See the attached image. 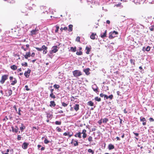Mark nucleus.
I'll list each match as a JSON object with an SVG mask.
<instances>
[{"label":"nucleus","instance_id":"f257e3e1","mask_svg":"<svg viewBox=\"0 0 154 154\" xmlns=\"http://www.w3.org/2000/svg\"><path fill=\"white\" fill-rule=\"evenodd\" d=\"M33 0H25V3L26 6L23 9L22 12L25 13L28 12L29 11L33 10L34 9L35 7V5L34 4H32V6H30L29 7L28 6V4L31 3V1Z\"/></svg>","mask_w":154,"mask_h":154},{"label":"nucleus","instance_id":"f03ea898","mask_svg":"<svg viewBox=\"0 0 154 154\" xmlns=\"http://www.w3.org/2000/svg\"><path fill=\"white\" fill-rule=\"evenodd\" d=\"M47 8L43 6H41L38 9V12L42 15L48 13Z\"/></svg>","mask_w":154,"mask_h":154},{"label":"nucleus","instance_id":"7ed1b4c3","mask_svg":"<svg viewBox=\"0 0 154 154\" xmlns=\"http://www.w3.org/2000/svg\"><path fill=\"white\" fill-rule=\"evenodd\" d=\"M35 48L38 51H41L43 50V53L44 54H46L47 52L48 48L46 47L45 45H43L42 47L41 48H39L38 47H35Z\"/></svg>","mask_w":154,"mask_h":154},{"label":"nucleus","instance_id":"20e7f679","mask_svg":"<svg viewBox=\"0 0 154 154\" xmlns=\"http://www.w3.org/2000/svg\"><path fill=\"white\" fill-rule=\"evenodd\" d=\"M72 74L74 77L78 78L82 75V72L78 70H75L72 72Z\"/></svg>","mask_w":154,"mask_h":154},{"label":"nucleus","instance_id":"39448f33","mask_svg":"<svg viewBox=\"0 0 154 154\" xmlns=\"http://www.w3.org/2000/svg\"><path fill=\"white\" fill-rule=\"evenodd\" d=\"M8 75H3L1 77V79L0 81V82L1 84H3L8 78Z\"/></svg>","mask_w":154,"mask_h":154},{"label":"nucleus","instance_id":"423d86ee","mask_svg":"<svg viewBox=\"0 0 154 154\" xmlns=\"http://www.w3.org/2000/svg\"><path fill=\"white\" fill-rule=\"evenodd\" d=\"M58 47L57 46H53L52 48V50L50 51L51 54L53 53H56L58 51Z\"/></svg>","mask_w":154,"mask_h":154},{"label":"nucleus","instance_id":"0eeeda50","mask_svg":"<svg viewBox=\"0 0 154 154\" xmlns=\"http://www.w3.org/2000/svg\"><path fill=\"white\" fill-rule=\"evenodd\" d=\"M92 88L95 92L98 94L99 88L96 84H94L92 85Z\"/></svg>","mask_w":154,"mask_h":154},{"label":"nucleus","instance_id":"6e6552de","mask_svg":"<svg viewBox=\"0 0 154 154\" xmlns=\"http://www.w3.org/2000/svg\"><path fill=\"white\" fill-rule=\"evenodd\" d=\"M140 121L142 122V125L144 126L146 125V119L142 117H140Z\"/></svg>","mask_w":154,"mask_h":154},{"label":"nucleus","instance_id":"1a4fd4ad","mask_svg":"<svg viewBox=\"0 0 154 154\" xmlns=\"http://www.w3.org/2000/svg\"><path fill=\"white\" fill-rule=\"evenodd\" d=\"M31 71V70L30 69H28L27 71L25 72L24 74L26 78H28L29 77Z\"/></svg>","mask_w":154,"mask_h":154},{"label":"nucleus","instance_id":"9d476101","mask_svg":"<svg viewBox=\"0 0 154 154\" xmlns=\"http://www.w3.org/2000/svg\"><path fill=\"white\" fill-rule=\"evenodd\" d=\"M38 31V29H33L31 30L30 32L31 35L33 36V35H35L37 33V32Z\"/></svg>","mask_w":154,"mask_h":154},{"label":"nucleus","instance_id":"9b49d317","mask_svg":"<svg viewBox=\"0 0 154 154\" xmlns=\"http://www.w3.org/2000/svg\"><path fill=\"white\" fill-rule=\"evenodd\" d=\"M71 143L72 144H73L75 146H78L79 145L77 141L73 139L72 140Z\"/></svg>","mask_w":154,"mask_h":154},{"label":"nucleus","instance_id":"f8f14e48","mask_svg":"<svg viewBox=\"0 0 154 154\" xmlns=\"http://www.w3.org/2000/svg\"><path fill=\"white\" fill-rule=\"evenodd\" d=\"M87 131L85 129H84L83 130L81 134H83V135L82 136V137L84 139L87 136V134H86Z\"/></svg>","mask_w":154,"mask_h":154},{"label":"nucleus","instance_id":"ddd939ff","mask_svg":"<svg viewBox=\"0 0 154 154\" xmlns=\"http://www.w3.org/2000/svg\"><path fill=\"white\" fill-rule=\"evenodd\" d=\"M29 145V143H28L24 142L23 144L22 147L24 149H26L27 148Z\"/></svg>","mask_w":154,"mask_h":154},{"label":"nucleus","instance_id":"4468645a","mask_svg":"<svg viewBox=\"0 0 154 154\" xmlns=\"http://www.w3.org/2000/svg\"><path fill=\"white\" fill-rule=\"evenodd\" d=\"M90 70V69L89 68H87L84 69L83 71L85 73V74L87 75H88L90 74V73L89 72Z\"/></svg>","mask_w":154,"mask_h":154},{"label":"nucleus","instance_id":"2eb2a0df","mask_svg":"<svg viewBox=\"0 0 154 154\" xmlns=\"http://www.w3.org/2000/svg\"><path fill=\"white\" fill-rule=\"evenodd\" d=\"M31 56V53L30 52H26V54L24 55V57L26 59H27L29 57Z\"/></svg>","mask_w":154,"mask_h":154},{"label":"nucleus","instance_id":"dca6fc26","mask_svg":"<svg viewBox=\"0 0 154 154\" xmlns=\"http://www.w3.org/2000/svg\"><path fill=\"white\" fill-rule=\"evenodd\" d=\"M71 133L68 132H65L63 133V134L64 136H68L69 137H71L72 136V134H70Z\"/></svg>","mask_w":154,"mask_h":154},{"label":"nucleus","instance_id":"f3484780","mask_svg":"<svg viewBox=\"0 0 154 154\" xmlns=\"http://www.w3.org/2000/svg\"><path fill=\"white\" fill-rule=\"evenodd\" d=\"M91 47L90 46V47H89L88 46H86L85 48V49L87 50L86 53L87 54H89L90 53V52L91 51Z\"/></svg>","mask_w":154,"mask_h":154},{"label":"nucleus","instance_id":"a211bd4d","mask_svg":"<svg viewBox=\"0 0 154 154\" xmlns=\"http://www.w3.org/2000/svg\"><path fill=\"white\" fill-rule=\"evenodd\" d=\"M12 130L13 132H15V133L18 132L19 128L17 126H15V128H14L13 127H12Z\"/></svg>","mask_w":154,"mask_h":154},{"label":"nucleus","instance_id":"6ab92c4d","mask_svg":"<svg viewBox=\"0 0 154 154\" xmlns=\"http://www.w3.org/2000/svg\"><path fill=\"white\" fill-rule=\"evenodd\" d=\"M115 37V36L113 33L112 32H111L109 33V38L110 39H112L113 38Z\"/></svg>","mask_w":154,"mask_h":154},{"label":"nucleus","instance_id":"aec40b11","mask_svg":"<svg viewBox=\"0 0 154 154\" xmlns=\"http://www.w3.org/2000/svg\"><path fill=\"white\" fill-rule=\"evenodd\" d=\"M106 32H107V30H106L105 32L103 34H100V37L102 38H104L105 37H106Z\"/></svg>","mask_w":154,"mask_h":154},{"label":"nucleus","instance_id":"412c9836","mask_svg":"<svg viewBox=\"0 0 154 154\" xmlns=\"http://www.w3.org/2000/svg\"><path fill=\"white\" fill-rule=\"evenodd\" d=\"M56 104L54 101H51L50 102V106L51 107H54L56 106Z\"/></svg>","mask_w":154,"mask_h":154},{"label":"nucleus","instance_id":"4be33fe9","mask_svg":"<svg viewBox=\"0 0 154 154\" xmlns=\"http://www.w3.org/2000/svg\"><path fill=\"white\" fill-rule=\"evenodd\" d=\"M81 132H79V133H77L76 134H75V137H78L79 138H81Z\"/></svg>","mask_w":154,"mask_h":154},{"label":"nucleus","instance_id":"5701e85b","mask_svg":"<svg viewBox=\"0 0 154 154\" xmlns=\"http://www.w3.org/2000/svg\"><path fill=\"white\" fill-rule=\"evenodd\" d=\"M74 109L76 111H78L79 109V105L78 104H76L74 106Z\"/></svg>","mask_w":154,"mask_h":154},{"label":"nucleus","instance_id":"b1692460","mask_svg":"<svg viewBox=\"0 0 154 154\" xmlns=\"http://www.w3.org/2000/svg\"><path fill=\"white\" fill-rule=\"evenodd\" d=\"M108 148L109 150H111L114 148V146L112 144H109L108 146Z\"/></svg>","mask_w":154,"mask_h":154},{"label":"nucleus","instance_id":"393cba45","mask_svg":"<svg viewBox=\"0 0 154 154\" xmlns=\"http://www.w3.org/2000/svg\"><path fill=\"white\" fill-rule=\"evenodd\" d=\"M11 68L12 69L15 70L17 69V66L15 65H13L11 66Z\"/></svg>","mask_w":154,"mask_h":154},{"label":"nucleus","instance_id":"a878e982","mask_svg":"<svg viewBox=\"0 0 154 154\" xmlns=\"http://www.w3.org/2000/svg\"><path fill=\"white\" fill-rule=\"evenodd\" d=\"M96 34H94V33H92L90 36V38L91 39H94L95 38V36L96 35Z\"/></svg>","mask_w":154,"mask_h":154},{"label":"nucleus","instance_id":"bb28decb","mask_svg":"<svg viewBox=\"0 0 154 154\" xmlns=\"http://www.w3.org/2000/svg\"><path fill=\"white\" fill-rule=\"evenodd\" d=\"M73 25L72 24H70L69 26V30L68 31L69 32H71L72 31V27Z\"/></svg>","mask_w":154,"mask_h":154},{"label":"nucleus","instance_id":"cd10ccee","mask_svg":"<svg viewBox=\"0 0 154 154\" xmlns=\"http://www.w3.org/2000/svg\"><path fill=\"white\" fill-rule=\"evenodd\" d=\"M70 50L72 52H75L76 51V47H71L70 48Z\"/></svg>","mask_w":154,"mask_h":154},{"label":"nucleus","instance_id":"c85d7f7f","mask_svg":"<svg viewBox=\"0 0 154 154\" xmlns=\"http://www.w3.org/2000/svg\"><path fill=\"white\" fill-rule=\"evenodd\" d=\"M88 105L89 106H92L94 105V103L91 101H89L88 103Z\"/></svg>","mask_w":154,"mask_h":154},{"label":"nucleus","instance_id":"c756f323","mask_svg":"<svg viewBox=\"0 0 154 154\" xmlns=\"http://www.w3.org/2000/svg\"><path fill=\"white\" fill-rule=\"evenodd\" d=\"M6 94L7 96H10L12 94V91L11 89L9 90L8 91V93Z\"/></svg>","mask_w":154,"mask_h":154},{"label":"nucleus","instance_id":"7c9ffc66","mask_svg":"<svg viewBox=\"0 0 154 154\" xmlns=\"http://www.w3.org/2000/svg\"><path fill=\"white\" fill-rule=\"evenodd\" d=\"M22 126L20 127V129L22 132L23 131V130H24L25 128V127L23 125V124L22 123L21 124Z\"/></svg>","mask_w":154,"mask_h":154},{"label":"nucleus","instance_id":"2f4dec72","mask_svg":"<svg viewBox=\"0 0 154 154\" xmlns=\"http://www.w3.org/2000/svg\"><path fill=\"white\" fill-rule=\"evenodd\" d=\"M94 100L95 101L98 102L100 101L101 100V98L100 97H95L94 98Z\"/></svg>","mask_w":154,"mask_h":154},{"label":"nucleus","instance_id":"473e14b6","mask_svg":"<svg viewBox=\"0 0 154 154\" xmlns=\"http://www.w3.org/2000/svg\"><path fill=\"white\" fill-rule=\"evenodd\" d=\"M14 80L12 81L11 84L12 85H14L17 83V80L16 79H14Z\"/></svg>","mask_w":154,"mask_h":154},{"label":"nucleus","instance_id":"72a5a7b5","mask_svg":"<svg viewBox=\"0 0 154 154\" xmlns=\"http://www.w3.org/2000/svg\"><path fill=\"white\" fill-rule=\"evenodd\" d=\"M9 152V149H7L6 151V152H5L4 151H2L1 152L2 154H9L8 152Z\"/></svg>","mask_w":154,"mask_h":154},{"label":"nucleus","instance_id":"f704fd0d","mask_svg":"<svg viewBox=\"0 0 154 154\" xmlns=\"http://www.w3.org/2000/svg\"><path fill=\"white\" fill-rule=\"evenodd\" d=\"M8 3L10 4L13 5L15 3V1L14 0H11L10 1H8Z\"/></svg>","mask_w":154,"mask_h":154},{"label":"nucleus","instance_id":"c9c22d12","mask_svg":"<svg viewBox=\"0 0 154 154\" xmlns=\"http://www.w3.org/2000/svg\"><path fill=\"white\" fill-rule=\"evenodd\" d=\"M108 120H109L108 119L105 118L103 119V122L104 123H106L108 121Z\"/></svg>","mask_w":154,"mask_h":154},{"label":"nucleus","instance_id":"e433bc0d","mask_svg":"<svg viewBox=\"0 0 154 154\" xmlns=\"http://www.w3.org/2000/svg\"><path fill=\"white\" fill-rule=\"evenodd\" d=\"M50 97L53 99L55 98V97L53 93H51L50 95Z\"/></svg>","mask_w":154,"mask_h":154},{"label":"nucleus","instance_id":"4c0bfd02","mask_svg":"<svg viewBox=\"0 0 154 154\" xmlns=\"http://www.w3.org/2000/svg\"><path fill=\"white\" fill-rule=\"evenodd\" d=\"M130 63L131 64H133L134 65H135V60H134L131 59L130 60Z\"/></svg>","mask_w":154,"mask_h":154},{"label":"nucleus","instance_id":"58836bf2","mask_svg":"<svg viewBox=\"0 0 154 154\" xmlns=\"http://www.w3.org/2000/svg\"><path fill=\"white\" fill-rule=\"evenodd\" d=\"M88 152L91 153L92 154H93L94 153V151L90 149H88Z\"/></svg>","mask_w":154,"mask_h":154},{"label":"nucleus","instance_id":"ea45409f","mask_svg":"<svg viewBox=\"0 0 154 154\" xmlns=\"http://www.w3.org/2000/svg\"><path fill=\"white\" fill-rule=\"evenodd\" d=\"M21 65L22 66H24L25 67H27L28 66V64L26 62H25L24 63H22Z\"/></svg>","mask_w":154,"mask_h":154},{"label":"nucleus","instance_id":"a19ab883","mask_svg":"<svg viewBox=\"0 0 154 154\" xmlns=\"http://www.w3.org/2000/svg\"><path fill=\"white\" fill-rule=\"evenodd\" d=\"M82 54H83L82 52L81 51H80L79 52H76V54L77 55H82Z\"/></svg>","mask_w":154,"mask_h":154},{"label":"nucleus","instance_id":"79ce46f5","mask_svg":"<svg viewBox=\"0 0 154 154\" xmlns=\"http://www.w3.org/2000/svg\"><path fill=\"white\" fill-rule=\"evenodd\" d=\"M92 139H93L92 137L91 136H90L88 137V140L89 142H91L93 140Z\"/></svg>","mask_w":154,"mask_h":154},{"label":"nucleus","instance_id":"37998d69","mask_svg":"<svg viewBox=\"0 0 154 154\" xmlns=\"http://www.w3.org/2000/svg\"><path fill=\"white\" fill-rule=\"evenodd\" d=\"M44 142L45 144H48V143H49L50 141L48 140L46 138H45L44 141Z\"/></svg>","mask_w":154,"mask_h":154},{"label":"nucleus","instance_id":"c03bdc74","mask_svg":"<svg viewBox=\"0 0 154 154\" xmlns=\"http://www.w3.org/2000/svg\"><path fill=\"white\" fill-rule=\"evenodd\" d=\"M76 41L80 43V37L79 36H77L76 39Z\"/></svg>","mask_w":154,"mask_h":154},{"label":"nucleus","instance_id":"a18cd8bd","mask_svg":"<svg viewBox=\"0 0 154 154\" xmlns=\"http://www.w3.org/2000/svg\"><path fill=\"white\" fill-rule=\"evenodd\" d=\"M67 28L66 27H64L63 28H62V27H61L60 29V30L62 31H63V30H67Z\"/></svg>","mask_w":154,"mask_h":154},{"label":"nucleus","instance_id":"49530a36","mask_svg":"<svg viewBox=\"0 0 154 154\" xmlns=\"http://www.w3.org/2000/svg\"><path fill=\"white\" fill-rule=\"evenodd\" d=\"M54 87L56 89H58L60 87V86L58 85L55 84L54 85Z\"/></svg>","mask_w":154,"mask_h":154},{"label":"nucleus","instance_id":"de8ad7c7","mask_svg":"<svg viewBox=\"0 0 154 154\" xmlns=\"http://www.w3.org/2000/svg\"><path fill=\"white\" fill-rule=\"evenodd\" d=\"M149 29L151 31H153L154 30V26H151L149 28Z\"/></svg>","mask_w":154,"mask_h":154},{"label":"nucleus","instance_id":"09e8293b","mask_svg":"<svg viewBox=\"0 0 154 154\" xmlns=\"http://www.w3.org/2000/svg\"><path fill=\"white\" fill-rule=\"evenodd\" d=\"M55 123L57 125H60L61 124V121H56L55 122Z\"/></svg>","mask_w":154,"mask_h":154},{"label":"nucleus","instance_id":"8fccbe9b","mask_svg":"<svg viewBox=\"0 0 154 154\" xmlns=\"http://www.w3.org/2000/svg\"><path fill=\"white\" fill-rule=\"evenodd\" d=\"M21 109L20 108H19L18 109V112H17V113L18 114V115L20 116L21 115V113H20V112L21 111Z\"/></svg>","mask_w":154,"mask_h":154},{"label":"nucleus","instance_id":"3c124183","mask_svg":"<svg viewBox=\"0 0 154 154\" xmlns=\"http://www.w3.org/2000/svg\"><path fill=\"white\" fill-rule=\"evenodd\" d=\"M150 50V47L149 46H147L146 49V50L147 51H149Z\"/></svg>","mask_w":154,"mask_h":154},{"label":"nucleus","instance_id":"603ef678","mask_svg":"<svg viewBox=\"0 0 154 154\" xmlns=\"http://www.w3.org/2000/svg\"><path fill=\"white\" fill-rule=\"evenodd\" d=\"M57 130L58 132H60L62 131V129L60 128L57 127Z\"/></svg>","mask_w":154,"mask_h":154},{"label":"nucleus","instance_id":"864d4df0","mask_svg":"<svg viewBox=\"0 0 154 154\" xmlns=\"http://www.w3.org/2000/svg\"><path fill=\"white\" fill-rule=\"evenodd\" d=\"M56 29L55 30V32H57L58 31L59 29V26H56Z\"/></svg>","mask_w":154,"mask_h":154},{"label":"nucleus","instance_id":"5fc2aeb1","mask_svg":"<svg viewBox=\"0 0 154 154\" xmlns=\"http://www.w3.org/2000/svg\"><path fill=\"white\" fill-rule=\"evenodd\" d=\"M139 69H140V72L141 73H142V71H143L144 70L142 68V67L141 66H140L139 67Z\"/></svg>","mask_w":154,"mask_h":154},{"label":"nucleus","instance_id":"6e6d98bb","mask_svg":"<svg viewBox=\"0 0 154 154\" xmlns=\"http://www.w3.org/2000/svg\"><path fill=\"white\" fill-rule=\"evenodd\" d=\"M8 120V118L7 117V116H5V118H4L3 119V121H6L7 120Z\"/></svg>","mask_w":154,"mask_h":154},{"label":"nucleus","instance_id":"4d7b16f0","mask_svg":"<svg viewBox=\"0 0 154 154\" xmlns=\"http://www.w3.org/2000/svg\"><path fill=\"white\" fill-rule=\"evenodd\" d=\"M62 105L64 107L66 106L67 105V104L66 103L64 102H63L62 103Z\"/></svg>","mask_w":154,"mask_h":154},{"label":"nucleus","instance_id":"13d9d810","mask_svg":"<svg viewBox=\"0 0 154 154\" xmlns=\"http://www.w3.org/2000/svg\"><path fill=\"white\" fill-rule=\"evenodd\" d=\"M96 126H94V127L92 128L91 129L92 131H95L96 130Z\"/></svg>","mask_w":154,"mask_h":154},{"label":"nucleus","instance_id":"bf43d9fd","mask_svg":"<svg viewBox=\"0 0 154 154\" xmlns=\"http://www.w3.org/2000/svg\"><path fill=\"white\" fill-rule=\"evenodd\" d=\"M113 96L112 94H111L108 96V98H109L111 100H112L113 98Z\"/></svg>","mask_w":154,"mask_h":154},{"label":"nucleus","instance_id":"052dcab7","mask_svg":"<svg viewBox=\"0 0 154 154\" xmlns=\"http://www.w3.org/2000/svg\"><path fill=\"white\" fill-rule=\"evenodd\" d=\"M17 139L18 140H20L21 139V137L20 135H18L17 136Z\"/></svg>","mask_w":154,"mask_h":154},{"label":"nucleus","instance_id":"680f3d73","mask_svg":"<svg viewBox=\"0 0 154 154\" xmlns=\"http://www.w3.org/2000/svg\"><path fill=\"white\" fill-rule=\"evenodd\" d=\"M149 120L150 121V122H153L154 121V119L151 117L149 119Z\"/></svg>","mask_w":154,"mask_h":154},{"label":"nucleus","instance_id":"e2e57ef3","mask_svg":"<svg viewBox=\"0 0 154 154\" xmlns=\"http://www.w3.org/2000/svg\"><path fill=\"white\" fill-rule=\"evenodd\" d=\"M25 88H26V90L27 91H29V88H28V86L27 85H26L25 86Z\"/></svg>","mask_w":154,"mask_h":154},{"label":"nucleus","instance_id":"0e129e2a","mask_svg":"<svg viewBox=\"0 0 154 154\" xmlns=\"http://www.w3.org/2000/svg\"><path fill=\"white\" fill-rule=\"evenodd\" d=\"M113 33L115 35H117L118 34V33L117 32L114 31L113 32Z\"/></svg>","mask_w":154,"mask_h":154},{"label":"nucleus","instance_id":"69168bd1","mask_svg":"<svg viewBox=\"0 0 154 154\" xmlns=\"http://www.w3.org/2000/svg\"><path fill=\"white\" fill-rule=\"evenodd\" d=\"M133 133L136 136H139V134L138 133H135L133 132Z\"/></svg>","mask_w":154,"mask_h":154},{"label":"nucleus","instance_id":"338daca9","mask_svg":"<svg viewBox=\"0 0 154 154\" xmlns=\"http://www.w3.org/2000/svg\"><path fill=\"white\" fill-rule=\"evenodd\" d=\"M13 108H14V109L16 111V112H17V108H16V105H14L13 106Z\"/></svg>","mask_w":154,"mask_h":154},{"label":"nucleus","instance_id":"774afa93","mask_svg":"<svg viewBox=\"0 0 154 154\" xmlns=\"http://www.w3.org/2000/svg\"><path fill=\"white\" fill-rule=\"evenodd\" d=\"M35 56V53L34 52H33L32 53L31 55V56L32 57H34Z\"/></svg>","mask_w":154,"mask_h":154}]
</instances>
